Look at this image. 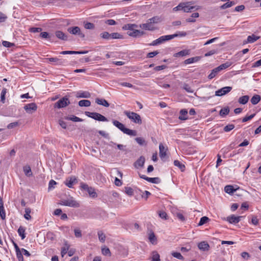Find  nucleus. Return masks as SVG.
<instances>
[{
    "label": "nucleus",
    "mask_w": 261,
    "mask_h": 261,
    "mask_svg": "<svg viewBox=\"0 0 261 261\" xmlns=\"http://www.w3.org/2000/svg\"><path fill=\"white\" fill-rule=\"evenodd\" d=\"M112 122L114 125L121 130L123 133L130 135V129L125 128L122 123L116 120H113Z\"/></svg>",
    "instance_id": "7"
},
{
    "label": "nucleus",
    "mask_w": 261,
    "mask_h": 261,
    "mask_svg": "<svg viewBox=\"0 0 261 261\" xmlns=\"http://www.w3.org/2000/svg\"><path fill=\"white\" fill-rule=\"evenodd\" d=\"M95 102L99 105L103 106L105 107H109L110 105L108 103V102L105 100V99L102 98H96L95 99Z\"/></svg>",
    "instance_id": "28"
},
{
    "label": "nucleus",
    "mask_w": 261,
    "mask_h": 261,
    "mask_svg": "<svg viewBox=\"0 0 261 261\" xmlns=\"http://www.w3.org/2000/svg\"><path fill=\"white\" fill-rule=\"evenodd\" d=\"M31 212V210L30 208H26L25 209V214L24 215V217L27 220H30L31 219V216L30 215V213Z\"/></svg>",
    "instance_id": "48"
},
{
    "label": "nucleus",
    "mask_w": 261,
    "mask_h": 261,
    "mask_svg": "<svg viewBox=\"0 0 261 261\" xmlns=\"http://www.w3.org/2000/svg\"><path fill=\"white\" fill-rule=\"evenodd\" d=\"M167 148L161 143L159 145V155L162 160H164L167 156Z\"/></svg>",
    "instance_id": "16"
},
{
    "label": "nucleus",
    "mask_w": 261,
    "mask_h": 261,
    "mask_svg": "<svg viewBox=\"0 0 261 261\" xmlns=\"http://www.w3.org/2000/svg\"><path fill=\"white\" fill-rule=\"evenodd\" d=\"M80 187L81 190L86 191L90 197L92 198L97 197V194L93 187H89L87 184L84 182L81 184Z\"/></svg>",
    "instance_id": "1"
},
{
    "label": "nucleus",
    "mask_w": 261,
    "mask_h": 261,
    "mask_svg": "<svg viewBox=\"0 0 261 261\" xmlns=\"http://www.w3.org/2000/svg\"><path fill=\"white\" fill-rule=\"evenodd\" d=\"M140 27L142 29H145L151 31H153L158 29L157 28L153 27L149 21H148L147 23L140 24Z\"/></svg>",
    "instance_id": "18"
},
{
    "label": "nucleus",
    "mask_w": 261,
    "mask_h": 261,
    "mask_svg": "<svg viewBox=\"0 0 261 261\" xmlns=\"http://www.w3.org/2000/svg\"><path fill=\"white\" fill-rule=\"evenodd\" d=\"M237 189H234V187L231 185H227L224 187V191L229 194H232Z\"/></svg>",
    "instance_id": "31"
},
{
    "label": "nucleus",
    "mask_w": 261,
    "mask_h": 261,
    "mask_svg": "<svg viewBox=\"0 0 261 261\" xmlns=\"http://www.w3.org/2000/svg\"><path fill=\"white\" fill-rule=\"evenodd\" d=\"M79 105L80 107H89L91 105V102L89 100H81L79 102Z\"/></svg>",
    "instance_id": "37"
},
{
    "label": "nucleus",
    "mask_w": 261,
    "mask_h": 261,
    "mask_svg": "<svg viewBox=\"0 0 261 261\" xmlns=\"http://www.w3.org/2000/svg\"><path fill=\"white\" fill-rule=\"evenodd\" d=\"M101 252L103 255H106V256H110L111 255L110 249L106 247H102Z\"/></svg>",
    "instance_id": "47"
},
{
    "label": "nucleus",
    "mask_w": 261,
    "mask_h": 261,
    "mask_svg": "<svg viewBox=\"0 0 261 261\" xmlns=\"http://www.w3.org/2000/svg\"><path fill=\"white\" fill-rule=\"evenodd\" d=\"M7 92V90L6 88H4L2 89L1 94V101L2 103H4L5 102V95Z\"/></svg>",
    "instance_id": "45"
},
{
    "label": "nucleus",
    "mask_w": 261,
    "mask_h": 261,
    "mask_svg": "<svg viewBox=\"0 0 261 261\" xmlns=\"http://www.w3.org/2000/svg\"><path fill=\"white\" fill-rule=\"evenodd\" d=\"M187 35V33L185 32H178L177 33H175V34H174L172 35H170V36H171V37H172V39L174 38L175 37H185Z\"/></svg>",
    "instance_id": "46"
},
{
    "label": "nucleus",
    "mask_w": 261,
    "mask_h": 261,
    "mask_svg": "<svg viewBox=\"0 0 261 261\" xmlns=\"http://www.w3.org/2000/svg\"><path fill=\"white\" fill-rule=\"evenodd\" d=\"M29 31L32 33L41 32L42 29L41 28L32 27L29 29Z\"/></svg>",
    "instance_id": "59"
},
{
    "label": "nucleus",
    "mask_w": 261,
    "mask_h": 261,
    "mask_svg": "<svg viewBox=\"0 0 261 261\" xmlns=\"http://www.w3.org/2000/svg\"><path fill=\"white\" fill-rule=\"evenodd\" d=\"M18 233L21 237L22 240H23L25 238V229L23 227H19L18 229Z\"/></svg>",
    "instance_id": "39"
},
{
    "label": "nucleus",
    "mask_w": 261,
    "mask_h": 261,
    "mask_svg": "<svg viewBox=\"0 0 261 261\" xmlns=\"http://www.w3.org/2000/svg\"><path fill=\"white\" fill-rule=\"evenodd\" d=\"M132 121L138 125H141L142 123L141 116L139 114L133 112H132Z\"/></svg>",
    "instance_id": "15"
},
{
    "label": "nucleus",
    "mask_w": 261,
    "mask_h": 261,
    "mask_svg": "<svg viewBox=\"0 0 261 261\" xmlns=\"http://www.w3.org/2000/svg\"><path fill=\"white\" fill-rule=\"evenodd\" d=\"M70 100L66 96L59 99L57 102L55 103V107L58 109L64 108L70 104Z\"/></svg>",
    "instance_id": "4"
},
{
    "label": "nucleus",
    "mask_w": 261,
    "mask_h": 261,
    "mask_svg": "<svg viewBox=\"0 0 261 261\" xmlns=\"http://www.w3.org/2000/svg\"><path fill=\"white\" fill-rule=\"evenodd\" d=\"M229 112V109L228 107H225L222 109L219 112V114L221 116L224 117L227 115Z\"/></svg>",
    "instance_id": "41"
},
{
    "label": "nucleus",
    "mask_w": 261,
    "mask_h": 261,
    "mask_svg": "<svg viewBox=\"0 0 261 261\" xmlns=\"http://www.w3.org/2000/svg\"><path fill=\"white\" fill-rule=\"evenodd\" d=\"M100 36L103 39L109 40L111 39V34L107 32H104L100 34Z\"/></svg>",
    "instance_id": "51"
},
{
    "label": "nucleus",
    "mask_w": 261,
    "mask_h": 261,
    "mask_svg": "<svg viewBox=\"0 0 261 261\" xmlns=\"http://www.w3.org/2000/svg\"><path fill=\"white\" fill-rule=\"evenodd\" d=\"M171 36L170 35L162 36L158 38L157 39L152 41L149 45L151 46H156L161 44L166 41H169L172 39Z\"/></svg>",
    "instance_id": "3"
},
{
    "label": "nucleus",
    "mask_w": 261,
    "mask_h": 261,
    "mask_svg": "<svg viewBox=\"0 0 261 261\" xmlns=\"http://www.w3.org/2000/svg\"><path fill=\"white\" fill-rule=\"evenodd\" d=\"M232 89L231 87L227 86L223 87L215 92V96H222L229 93Z\"/></svg>",
    "instance_id": "8"
},
{
    "label": "nucleus",
    "mask_w": 261,
    "mask_h": 261,
    "mask_svg": "<svg viewBox=\"0 0 261 261\" xmlns=\"http://www.w3.org/2000/svg\"><path fill=\"white\" fill-rule=\"evenodd\" d=\"M171 254H172V255L173 257H175V258H177V259H181V260L184 259V257H183V256L181 255V254L180 253H179V252H172L171 253Z\"/></svg>",
    "instance_id": "55"
},
{
    "label": "nucleus",
    "mask_w": 261,
    "mask_h": 261,
    "mask_svg": "<svg viewBox=\"0 0 261 261\" xmlns=\"http://www.w3.org/2000/svg\"><path fill=\"white\" fill-rule=\"evenodd\" d=\"M136 26V24H132V37L136 38L141 37L145 34V32L143 31L134 29V27Z\"/></svg>",
    "instance_id": "11"
},
{
    "label": "nucleus",
    "mask_w": 261,
    "mask_h": 261,
    "mask_svg": "<svg viewBox=\"0 0 261 261\" xmlns=\"http://www.w3.org/2000/svg\"><path fill=\"white\" fill-rule=\"evenodd\" d=\"M112 173L115 175H117L118 176H119L120 177H122V173L117 168H114L112 170Z\"/></svg>",
    "instance_id": "57"
},
{
    "label": "nucleus",
    "mask_w": 261,
    "mask_h": 261,
    "mask_svg": "<svg viewBox=\"0 0 261 261\" xmlns=\"http://www.w3.org/2000/svg\"><path fill=\"white\" fill-rule=\"evenodd\" d=\"M255 114H252L250 116H245V117H244L242 119V122H247V121L248 120H251L252 118H253L254 116H255Z\"/></svg>",
    "instance_id": "62"
},
{
    "label": "nucleus",
    "mask_w": 261,
    "mask_h": 261,
    "mask_svg": "<svg viewBox=\"0 0 261 261\" xmlns=\"http://www.w3.org/2000/svg\"><path fill=\"white\" fill-rule=\"evenodd\" d=\"M195 8V6H182L181 10H183L185 12H191V10L194 9Z\"/></svg>",
    "instance_id": "49"
},
{
    "label": "nucleus",
    "mask_w": 261,
    "mask_h": 261,
    "mask_svg": "<svg viewBox=\"0 0 261 261\" xmlns=\"http://www.w3.org/2000/svg\"><path fill=\"white\" fill-rule=\"evenodd\" d=\"M190 54V50L189 49H184L174 54V57H184L187 55H189Z\"/></svg>",
    "instance_id": "27"
},
{
    "label": "nucleus",
    "mask_w": 261,
    "mask_h": 261,
    "mask_svg": "<svg viewBox=\"0 0 261 261\" xmlns=\"http://www.w3.org/2000/svg\"><path fill=\"white\" fill-rule=\"evenodd\" d=\"M228 66H217V67L213 69L211 73L208 75V78L210 80L213 79L217 73L221 70L226 69Z\"/></svg>",
    "instance_id": "10"
},
{
    "label": "nucleus",
    "mask_w": 261,
    "mask_h": 261,
    "mask_svg": "<svg viewBox=\"0 0 261 261\" xmlns=\"http://www.w3.org/2000/svg\"><path fill=\"white\" fill-rule=\"evenodd\" d=\"M123 36L118 33H113L111 34V39H122Z\"/></svg>",
    "instance_id": "53"
},
{
    "label": "nucleus",
    "mask_w": 261,
    "mask_h": 261,
    "mask_svg": "<svg viewBox=\"0 0 261 261\" xmlns=\"http://www.w3.org/2000/svg\"><path fill=\"white\" fill-rule=\"evenodd\" d=\"M174 165L175 166L178 167L182 171L185 170V166L182 164L181 162H180L178 160H175L174 161Z\"/></svg>",
    "instance_id": "42"
},
{
    "label": "nucleus",
    "mask_w": 261,
    "mask_h": 261,
    "mask_svg": "<svg viewBox=\"0 0 261 261\" xmlns=\"http://www.w3.org/2000/svg\"><path fill=\"white\" fill-rule=\"evenodd\" d=\"M77 182L76 178L75 176H71L66 178L64 181V184L69 188H71L73 187V185Z\"/></svg>",
    "instance_id": "14"
},
{
    "label": "nucleus",
    "mask_w": 261,
    "mask_h": 261,
    "mask_svg": "<svg viewBox=\"0 0 261 261\" xmlns=\"http://www.w3.org/2000/svg\"><path fill=\"white\" fill-rule=\"evenodd\" d=\"M147 181L153 184H159L161 179L159 177H148Z\"/></svg>",
    "instance_id": "38"
},
{
    "label": "nucleus",
    "mask_w": 261,
    "mask_h": 261,
    "mask_svg": "<svg viewBox=\"0 0 261 261\" xmlns=\"http://www.w3.org/2000/svg\"><path fill=\"white\" fill-rule=\"evenodd\" d=\"M40 37L43 39H46L50 42L53 41L54 35L53 34H49L46 32H41Z\"/></svg>",
    "instance_id": "22"
},
{
    "label": "nucleus",
    "mask_w": 261,
    "mask_h": 261,
    "mask_svg": "<svg viewBox=\"0 0 261 261\" xmlns=\"http://www.w3.org/2000/svg\"><path fill=\"white\" fill-rule=\"evenodd\" d=\"M7 19V16L0 11V23L4 22Z\"/></svg>",
    "instance_id": "60"
},
{
    "label": "nucleus",
    "mask_w": 261,
    "mask_h": 261,
    "mask_svg": "<svg viewBox=\"0 0 261 261\" xmlns=\"http://www.w3.org/2000/svg\"><path fill=\"white\" fill-rule=\"evenodd\" d=\"M49 62H58L59 63L62 64V62L60 61V59H59L57 58H45L44 60V62L45 63H49Z\"/></svg>",
    "instance_id": "34"
},
{
    "label": "nucleus",
    "mask_w": 261,
    "mask_h": 261,
    "mask_svg": "<svg viewBox=\"0 0 261 261\" xmlns=\"http://www.w3.org/2000/svg\"><path fill=\"white\" fill-rule=\"evenodd\" d=\"M23 172L27 176H31L32 175L31 169L29 166H25L23 167Z\"/></svg>",
    "instance_id": "36"
},
{
    "label": "nucleus",
    "mask_w": 261,
    "mask_h": 261,
    "mask_svg": "<svg viewBox=\"0 0 261 261\" xmlns=\"http://www.w3.org/2000/svg\"><path fill=\"white\" fill-rule=\"evenodd\" d=\"M145 161V158L143 156H140L137 161L134 163V166L136 168H142L144 166Z\"/></svg>",
    "instance_id": "19"
},
{
    "label": "nucleus",
    "mask_w": 261,
    "mask_h": 261,
    "mask_svg": "<svg viewBox=\"0 0 261 261\" xmlns=\"http://www.w3.org/2000/svg\"><path fill=\"white\" fill-rule=\"evenodd\" d=\"M67 31L71 34L78 35L81 38H84L85 37V34L82 32L79 27H69Z\"/></svg>",
    "instance_id": "5"
},
{
    "label": "nucleus",
    "mask_w": 261,
    "mask_h": 261,
    "mask_svg": "<svg viewBox=\"0 0 261 261\" xmlns=\"http://www.w3.org/2000/svg\"><path fill=\"white\" fill-rule=\"evenodd\" d=\"M208 220V218L206 216L201 217L198 223V226H201L205 224Z\"/></svg>",
    "instance_id": "52"
},
{
    "label": "nucleus",
    "mask_w": 261,
    "mask_h": 261,
    "mask_svg": "<svg viewBox=\"0 0 261 261\" xmlns=\"http://www.w3.org/2000/svg\"><path fill=\"white\" fill-rule=\"evenodd\" d=\"M260 38V36H257L254 34H252L250 36H248L247 40H245L243 41V44H245L247 43H252L255 41H257Z\"/></svg>",
    "instance_id": "17"
},
{
    "label": "nucleus",
    "mask_w": 261,
    "mask_h": 261,
    "mask_svg": "<svg viewBox=\"0 0 261 261\" xmlns=\"http://www.w3.org/2000/svg\"><path fill=\"white\" fill-rule=\"evenodd\" d=\"M0 216L3 220L6 218V213L4 207L3 199L0 197Z\"/></svg>",
    "instance_id": "25"
},
{
    "label": "nucleus",
    "mask_w": 261,
    "mask_h": 261,
    "mask_svg": "<svg viewBox=\"0 0 261 261\" xmlns=\"http://www.w3.org/2000/svg\"><path fill=\"white\" fill-rule=\"evenodd\" d=\"M188 111L186 109H181L180 111V115L178 117L179 119L181 120H185L188 119L187 117Z\"/></svg>",
    "instance_id": "30"
},
{
    "label": "nucleus",
    "mask_w": 261,
    "mask_h": 261,
    "mask_svg": "<svg viewBox=\"0 0 261 261\" xmlns=\"http://www.w3.org/2000/svg\"><path fill=\"white\" fill-rule=\"evenodd\" d=\"M86 114L87 116L91 117L96 120L100 121H108L107 119L105 116L98 113L87 112H86Z\"/></svg>",
    "instance_id": "2"
},
{
    "label": "nucleus",
    "mask_w": 261,
    "mask_h": 261,
    "mask_svg": "<svg viewBox=\"0 0 261 261\" xmlns=\"http://www.w3.org/2000/svg\"><path fill=\"white\" fill-rule=\"evenodd\" d=\"M2 44L3 45V46L7 47H10L14 45L13 43L7 41H3L2 42Z\"/></svg>",
    "instance_id": "63"
},
{
    "label": "nucleus",
    "mask_w": 261,
    "mask_h": 261,
    "mask_svg": "<svg viewBox=\"0 0 261 261\" xmlns=\"http://www.w3.org/2000/svg\"><path fill=\"white\" fill-rule=\"evenodd\" d=\"M74 232L76 238H81L82 237V231L80 228H75L74 230Z\"/></svg>",
    "instance_id": "56"
},
{
    "label": "nucleus",
    "mask_w": 261,
    "mask_h": 261,
    "mask_svg": "<svg viewBox=\"0 0 261 261\" xmlns=\"http://www.w3.org/2000/svg\"><path fill=\"white\" fill-rule=\"evenodd\" d=\"M135 141L138 144L141 146L146 145V143L144 138L141 137H137L135 138Z\"/></svg>",
    "instance_id": "44"
},
{
    "label": "nucleus",
    "mask_w": 261,
    "mask_h": 261,
    "mask_svg": "<svg viewBox=\"0 0 261 261\" xmlns=\"http://www.w3.org/2000/svg\"><path fill=\"white\" fill-rule=\"evenodd\" d=\"M99 241L101 243H104L106 241V236L103 232L101 230H99L97 232Z\"/></svg>",
    "instance_id": "32"
},
{
    "label": "nucleus",
    "mask_w": 261,
    "mask_h": 261,
    "mask_svg": "<svg viewBox=\"0 0 261 261\" xmlns=\"http://www.w3.org/2000/svg\"><path fill=\"white\" fill-rule=\"evenodd\" d=\"M159 216L162 219H164L166 220L167 218V214L166 212L163 211H161L159 213Z\"/></svg>",
    "instance_id": "64"
},
{
    "label": "nucleus",
    "mask_w": 261,
    "mask_h": 261,
    "mask_svg": "<svg viewBox=\"0 0 261 261\" xmlns=\"http://www.w3.org/2000/svg\"><path fill=\"white\" fill-rule=\"evenodd\" d=\"M249 99V96H248V95L243 96L239 98V99L238 100V102L240 104L245 105L248 101Z\"/></svg>",
    "instance_id": "33"
},
{
    "label": "nucleus",
    "mask_w": 261,
    "mask_h": 261,
    "mask_svg": "<svg viewBox=\"0 0 261 261\" xmlns=\"http://www.w3.org/2000/svg\"><path fill=\"white\" fill-rule=\"evenodd\" d=\"M242 216H236L234 215H232L227 217L226 220L231 224H237L239 223L241 218H242Z\"/></svg>",
    "instance_id": "13"
},
{
    "label": "nucleus",
    "mask_w": 261,
    "mask_h": 261,
    "mask_svg": "<svg viewBox=\"0 0 261 261\" xmlns=\"http://www.w3.org/2000/svg\"><path fill=\"white\" fill-rule=\"evenodd\" d=\"M148 240L152 245H156L157 244L156 237L154 233L152 231L148 233Z\"/></svg>",
    "instance_id": "24"
},
{
    "label": "nucleus",
    "mask_w": 261,
    "mask_h": 261,
    "mask_svg": "<svg viewBox=\"0 0 261 261\" xmlns=\"http://www.w3.org/2000/svg\"><path fill=\"white\" fill-rule=\"evenodd\" d=\"M24 109L28 113L32 114L36 111L37 107L35 103H31L26 105L24 107Z\"/></svg>",
    "instance_id": "12"
},
{
    "label": "nucleus",
    "mask_w": 261,
    "mask_h": 261,
    "mask_svg": "<svg viewBox=\"0 0 261 261\" xmlns=\"http://www.w3.org/2000/svg\"><path fill=\"white\" fill-rule=\"evenodd\" d=\"M160 256L159 254L155 251L152 252L151 261H160Z\"/></svg>",
    "instance_id": "40"
},
{
    "label": "nucleus",
    "mask_w": 261,
    "mask_h": 261,
    "mask_svg": "<svg viewBox=\"0 0 261 261\" xmlns=\"http://www.w3.org/2000/svg\"><path fill=\"white\" fill-rule=\"evenodd\" d=\"M69 248L70 245L67 243V242H66L64 246L61 248V254L62 257H64V256L67 253Z\"/></svg>",
    "instance_id": "29"
},
{
    "label": "nucleus",
    "mask_w": 261,
    "mask_h": 261,
    "mask_svg": "<svg viewBox=\"0 0 261 261\" xmlns=\"http://www.w3.org/2000/svg\"><path fill=\"white\" fill-rule=\"evenodd\" d=\"M84 27L86 29H93L94 28V24L91 22H87L85 24Z\"/></svg>",
    "instance_id": "61"
},
{
    "label": "nucleus",
    "mask_w": 261,
    "mask_h": 261,
    "mask_svg": "<svg viewBox=\"0 0 261 261\" xmlns=\"http://www.w3.org/2000/svg\"><path fill=\"white\" fill-rule=\"evenodd\" d=\"M61 204L70 207H78L80 206L79 203L76 202L72 197L66 200H63L61 201Z\"/></svg>",
    "instance_id": "6"
},
{
    "label": "nucleus",
    "mask_w": 261,
    "mask_h": 261,
    "mask_svg": "<svg viewBox=\"0 0 261 261\" xmlns=\"http://www.w3.org/2000/svg\"><path fill=\"white\" fill-rule=\"evenodd\" d=\"M151 24L156 23L161 21V18L158 16L153 17L148 20Z\"/></svg>",
    "instance_id": "50"
},
{
    "label": "nucleus",
    "mask_w": 261,
    "mask_h": 261,
    "mask_svg": "<svg viewBox=\"0 0 261 261\" xmlns=\"http://www.w3.org/2000/svg\"><path fill=\"white\" fill-rule=\"evenodd\" d=\"M132 195H133L137 200L144 197L143 192L136 187L132 188Z\"/></svg>",
    "instance_id": "9"
},
{
    "label": "nucleus",
    "mask_w": 261,
    "mask_h": 261,
    "mask_svg": "<svg viewBox=\"0 0 261 261\" xmlns=\"http://www.w3.org/2000/svg\"><path fill=\"white\" fill-rule=\"evenodd\" d=\"M75 96L77 98H90V93L88 91H79L76 92Z\"/></svg>",
    "instance_id": "20"
},
{
    "label": "nucleus",
    "mask_w": 261,
    "mask_h": 261,
    "mask_svg": "<svg viewBox=\"0 0 261 261\" xmlns=\"http://www.w3.org/2000/svg\"><path fill=\"white\" fill-rule=\"evenodd\" d=\"M260 96L259 95H254L251 99V102L253 105H256L260 100Z\"/></svg>",
    "instance_id": "35"
},
{
    "label": "nucleus",
    "mask_w": 261,
    "mask_h": 261,
    "mask_svg": "<svg viewBox=\"0 0 261 261\" xmlns=\"http://www.w3.org/2000/svg\"><path fill=\"white\" fill-rule=\"evenodd\" d=\"M198 247L200 250L203 251H206L209 250L210 245L206 242L202 241L198 244Z\"/></svg>",
    "instance_id": "21"
},
{
    "label": "nucleus",
    "mask_w": 261,
    "mask_h": 261,
    "mask_svg": "<svg viewBox=\"0 0 261 261\" xmlns=\"http://www.w3.org/2000/svg\"><path fill=\"white\" fill-rule=\"evenodd\" d=\"M200 59H201V57H198V56L190 58L189 59H188L185 60L184 63L185 64H191L193 63L197 62L198 61H199Z\"/></svg>",
    "instance_id": "26"
},
{
    "label": "nucleus",
    "mask_w": 261,
    "mask_h": 261,
    "mask_svg": "<svg viewBox=\"0 0 261 261\" xmlns=\"http://www.w3.org/2000/svg\"><path fill=\"white\" fill-rule=\"evenodd\" d=\"M66 119L67 120H71L74 122H81L83 121V120L81 118L74 115L67 117Z\"/></svg>",
    "instance_id": "43"
},
{
    "label": "nucleus",
    "mask_w": 261,
    "mask_h": 261,
    "mask_svg": "<svg viewBox=\"0 0 261 261\" xmlns=\"http://www.w3.org/2000/svg\"><path fill=\"white\" fill-rule=\"evenodd\" d=\"M182 88L185 90L187 92L193 93L194 92L192 88L187 84H184Z\"/></svg>",
    "instance_id": "54"
},
{
    "label": "nucleus",
    "mask_w": 261,
    "mask_h": 261,
    "mask_svg": "<svg viewBox=\"0 0 261 261\" xmlns=\"http://www.w3.org/2000/svg\"><path fill=\"white\" fill-rule=\"evenodd\" d=\"M234 127V125L233 124H228L224 127V130L226 132H228L233 129Z\"/></svg>",
    "instance_id": "58"
},
{
    "label": "nucleus",
    "mask_w": 261,
    "mask_h": 261,
    "mask_svg": "<svg viewBox=\"0 0 261 261\" xmlns=\"http://www.w3.org/2000/svg\"><path fill=\"white\" fill-rule=\"evenodd\" d=\"M56 36L59 39L66 41L68 40L67 35L61 31H57L55 32Z\"/></svg>",
    "instance_id": "23"
}]
</instances>
